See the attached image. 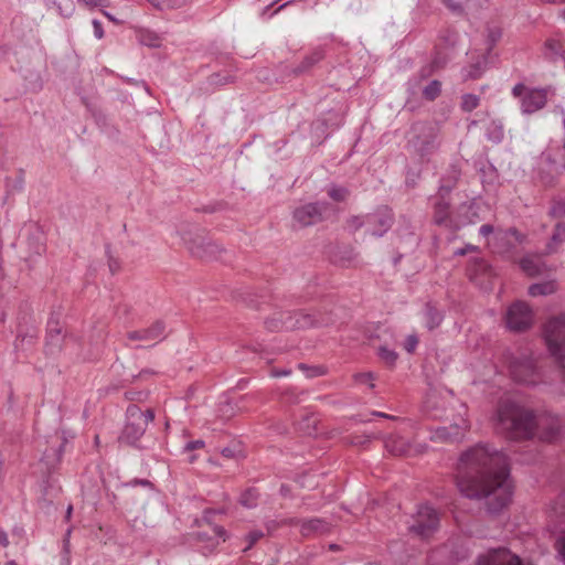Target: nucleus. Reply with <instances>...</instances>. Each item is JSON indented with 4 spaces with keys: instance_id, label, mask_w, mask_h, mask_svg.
<instances>
[{
    "instance_id": "58",
    "label": "nucleus",
    "mask_w": 565,
    "mask_h": 565,
    "mask_svg": "<svg viewBox=\"0 0 565 565\" xmlns=\"http://www.w3.org/2000/svg\"><path fill=\"white\" fill-rule=\"evenodd\" d=\"M126 398L129 401H136L140 399L141 393L140 392H126Z\"/></svg>"
},
{
    "instance_id": "9",
    "label": "nucleus",
    "mask_w": 565,
    "mask_h": 565,
    "mask_svg": "<svg viewBox=\"0 0 565 565\" xmlns=\"http://www.w3.org/2000/svg\"><path fill=\"white\" fill-rule=\"evenodd\" d=\"M512 95L520 99L521 111L530 115L542 109L547 103V90L544 88H529L519 83L512 88Z\"/></svg>"
},
{
    "instance_id": "4",
    "label": "nucleus",
    "mask_w": 565,
    "mask_h": 565,
    "mask_svg": "<svg viewBox=\"0 0 565 565\" xmlns=\"http://www.w3.org/2000/svg\"><path fill=\"white\" fill-rule=\"evenodd\" d=\"M502 361L513 381L526 385H534L541 381V373L535 360L527 351L507 350L502 355Z\"/></svg>"
},
{
    "instance_id": "25",
    "label": "nucleus",
    "mask_w": 565,
    "mask_h": 565,
    "mask_svg": "<svg viewBox=\"0 0 565 565\" xmlns=\"http://www.w3.org/2000/svg\"><path fill=\"white\" fill-rule=\"evenodd\" d=\"M555 291V284L553 281L536 282L529 287V294L533 297L547 296Z\"/></svg>"
},
{
    "instance_id": "55",
    "label": "nucleus",
    "mask_w": 565,
    "mask_h": 565,
    "mask_svg": "<svg viewBox=\"0 0 565 565\" xmlns=\"http://www.w3.org/2000/svg\"><path fill=\"white\" fill-rule=\"evenodd\" d=\"M502 137H503V131H502L501 127H495L493 136H490V138L497 142L501 141Z\"/></svg>"
},
{
    "instance_id": "16",
    "label": "nucleus",
    "mask_w": 565,
    "mask_h": 565,
    "mask_svg": "<svg viewBox=\"0 0 565 565\" xmlns=\"http://www.w3.org/2000/svg\"><path fill=\"white\" fill-rule=\"evenodd\" d=\"M366 232L373 236H382L392 226V214L385 209L379 213L366 215Z\"/></svg>"
},
{
    "instance_id": "28",
    "label": "nucleus",
    "mask_w": 565,
    "mask_h": 565,
    "mask_svg": "<svg viewBox=\"0 0 565 565\" xmlns=\"http://www.w3.org/2000/svg\"><path fill=\"white\" fill-rule=\"evenodd\" d=\"M441 93V83L438 79L430 81L422 90V95L427 100H435Z\"/></svg>"
},
{
    "instance_id": "39",
    "label": "nucleus",
    "mask_w": 565,
    "mask_h": 565,
    "mask_svg": "<svg viewBox=\"0 0 565 565\" xmlns=\"http://www.w3.org/2000/svg\"><path fill=\"white\" fill-rule=\"evenodd\" d=\"M262 537H264L263 531H260V530L250 531L245 537L247 541V546L243 551L247 552L248 550H250L254 546V544H256Z\"/></svg>"
},
{
    "instance_id": "26",
    "label": "nucleus",
    "mask_w": 565,
    "mask_h": 565,
    "mask_svg": "<svg viewBox=\"0 0 565 565\" xmlns=\"http://www.w3.org/2000/svg\"><path fill=\"white\" fill-rule=\"evenodd\" d=\"M445 65H446L445 61H439L438 56H434L433 61L429 64L423 66L418 71L417 76L420 79H426V78L430 77L436 71L443 68Z\"/></svg>"
},
{
    "instance_id": "22",
    "label": "nucleus",
    "mask_w": 565,
    "mask_h": 565,
    "mask_svg": "<svg viewBox=\"0 0 565 565\" xmlns=\"http://www.w3.org/2000/svg\"><path fill=\"white\" fill-rule=\"evenodd\" d=\"M384 445L386 450L395 456H402L408 450L407 441L399 436H390L385 439Z\"/></svg>"
},
{
    "instance_id": "24",
    "label": "nucleus",
    "mask_w": 565,
    "mask_h": 565,
    "mask_svg": "<svg viewBox=\"0 0 565 565\" xmlns=\"http://www.w3.org/2000/svg\"><path fill=\"white\" fill-rule=\"evenodd\" d=\"M213 532H214L215 537H207V535L205 533H198V539L200 541L206 540L209 542V546L211 547V550L215 548L220 544L221 541L225 542L227 539L226 531L221 526H215L213 529Z\"/></svg>"
},
{
    "instance_id": "1",
    "label": "nucleus",
    "mask_w": 565,
    "mask_h": 565,
    "mask_svg": "<svg viewBox=\"0 0 565 565\" xmlns=\"http://www.w3.org/2000/svg\"><path fill=\"white\" fill-rule=\"evenodd\" d=\"M507 455L487 444H479L461 455L458 463L457 486L469 499H484L489 512L497 513L511 501Z\"/></svg>"
},
{
    "instance_id": "7",
    "label": "nucleus",
    "mask_w": 565,
    "mask_h": 565,
    "mask_svg": "<svg viewBox=\"0 0 565 565\" xmlns=\"http://www.w3.org/2000/svg\"><path fill=\"white\" fill-rule=\"evenodd\" d=\"M266 328L269 331L278 332L282 330L307 329L317 326H323L312 315L303 312H278L266 320Z\"/></svg>"
},
{
    "instance_id": "45",
    "label": "nucleus",
    "mask_w": 565,
    "mask_h": 565,
    "mask_svg": "<svg viewBox=\"0 0 565 565\" xmlns=\"http://www.w3.org/2000/svg\"><path fill=\"white\" fill-rule=\"evenodd\" d=\"M417 344L418 338L415 334H409L405 340L404 348L408 353H412L415 351Z\"/></svg>"
},
{
    "instance_id": "30",
    "label": "nucleus",
    "mask_w": 565,
    "mask_h": 565,
    "mask_svg": "<svg viewBox=\"0 0 565 565\" xmlns=\"http://www.w3.org/2000/svg\"><path fill=\"white\" fill-rule=\"evenodd\" d=\"M487 66V57L483 56L466 70V78L476 79L481 76Z\"/></svg>"
},
{
    "instance_id": "5",
    "label": "nucleus",
    "mask_w": 565,
    "mask_h": 565,
    "mask_svg": "<svg viewBox=\"0 0 565 565\" xmlns=\"http://www.w3.org/2000/svg\"><path fill=\"white\" fill-rule=\"evenodd\" d=\"M543 334L550 353L562 369L565 393V316L551 318L544 326Z\"/></svg>"
},
{
    "instance_id": "63",
    "label": "nucleus",
    "mask_w": 565,
    "mask_h": 565,
    "mask_svg": "<svg viewBox=\"0 0 565 565\" xmlns=\"http://www.w3.org/2000/svg\"><path fill=\"white\" fill-rule=\"evenodd\" d=\"M130 484H132V486H136V484L150 486L151 483L146 479H135L130 482Z\"/></svg>"
},
{
    "instance_id": "31",
    "label": "nucleus",
    "mask_w": 565,
    "mask_h": 565,
    "mask_svg": "<svg viewBox=\"0 0 565 565\" xmlns=\"http://www.w3.org/2000/svg\"><path fill=\"white\" fill-rule=\"evenodd\" d=\"M328 195L335 202H343L349 196V190L344 186L331 185L328 191Z\"/></svg>"
},
{
    "instance_id": "19",
    "label": "nucleus",
    "mask_w": 565,
    "mask_h": 565,
    "mask_svg": "<svg viewBox=\"0 0 565 565\" xmlns=\"http://www.w3.org/2000/svg\"><path fill=\"white\" fill-rule=\"evenodd\" d=\"M521 269L530 277L543 275L545 273V264L539 255L524 256L520 262Z\"/></svg>"
},
{
    "instance_id": "42",
    "label": "nucleus",
    "mask_w": 565,
    "mask_h": 565,
    "mask_svg": "<svg viewBox=\"0 0 565 565\" xmlns=\"http://www.w3.org/2000/svg\"><path fill=\"white\" fill-rule=\"evenodd\" d=\"M444 4L454 13L461 14L463 12V7L461 2L455 0H443Z\"/></svg>"
},
{
    "instance_id": "14",
    "label": "nucleus",
    "mask_w": 565,
    "mask_h": 565,
    "mask_svg": "<svg viewBox=\"0 0 565 565\" xmlns=\"http://www.w3.org/2000/svg\"><path fill=\"white\" fill-rule=\"evenodd\" d=\"M166 338V326L162 321H156L147 329L130 331L127 333V340L130 342L140 341L147 345L157 343Z\"/></svg>"
},
{
    "instance_id": "6",
    "label": "nucleus",
    "mask_w": 565,
    "mask_h": 565,
    "mask_svg": "<svg viewBox=\"0 0 565 565\" xmlns=\"http://www.w3.org/2000/svg\"><path fill=\"white\" fill-rule=\"evenodd\" d=\"M127 423L119 437L121 443L130 446H137V443L145 434L147 426L153 420L152 409L141 411L139 406L131 404L126 411Z\"/></svg>"
},
{
    "instance_id": "43",
    "label": "nucleus",
    "mask_w": 565,
    "mask_h": 565,
    "mask_svg": "<svg viewBox=\"0 0 565 565\" xmlns=\"http://www.w3.org/2000/svg\"><path fill=\"white\" fill-rule=\"evenodd\" d=\"M349 226L352 230H354V231L359 230L362 226H366L367 227L366 216H353V217H351L350 221H349Z\"/></svg>"
},
{
    "instance_id": "59",
    "label": "nucleus",
    "mask_w": 565,
    "mask_h": 565,
    "mask_svg": "<svg viewBox=\"0 0 565 565\" xmlns=\"http://www.w3.org/2000/svg\"><path fill=\"white\" fill-rule=\"evenodd\" d=\"M290 373H291L290 370H275L271 372V375L274 377H280V376H287Z\"/></svg>"
},
{
    "instance_id": "33",
    "label": "nucleus",
    "mask_w": 565,
    "mask_h": 565,
    "mask_svg": "<svg viewBox=\"0 0 565 565\" xmlns=\"http://www.w3.org/2000/svg\"><path fill=\"white\" fill-rule=\"evenodd\" d=\"M480 104L479 96L475 94H465L461 98V108L465 111H472Z\"/></svg>"
},
{
    "instance_id": "62",
    "label": "nucleus",
    "mask_w": 565,
    "mask_h": 565,
    "mask_svg": "<svg viewBox=\"0 0 565 565\" xmlns=\"http://www.w3.org/2000/svg\"><path fill=\"white\" fill-rule=\"evenodd\" d=\"M103 14L111 22L116 23V24H120L121 21H119L118 19H116L111 13L107 12V11H103Z\"/></svg>"
},
{
    "instance_id": "20",
    "label": "nucleus",
    "mask_w": 565,
    "mask_h": 565,
    "mask_svg": "<svg viewBox=\"0 0 565 565\" xmlns=\"http://www.w3.org/2000/svg\"><path fill=\"white\" fill-rule=\"evenodd\" d=\"M461 175V169L457 163H451L445 174L440 179V184L438 192L450 194L452 189L456 186L459 178Z\"/></svg>"
},
{
    "instance_id": "17",
    "label": "nucleus",
    "mask_w": 565,
    "mask_h": 565,
    "mask_svg": "<svg viewBox=\"0 0 565 565\" xmlns=\"http://www.w3.org/2000/svg\"><path fill=\"white\" fill-rule=\"evenodd\" d=\"M331 524L321 518L302 519L300 534L303 537H316L330 532Z\"/></svg>"
},
{
    "instance_id": "38",
    "label": "nucleus",
    "mask_w": 565,
    "mask_h": 565,
    "mask_svg": "<svg viewBox=\"0 0 565 565\" xmlns=\"http://www.w3.org/2000/svg\"><path fill=\"white\" fill-rule=\"evenodd\" d=\"M379 355L387 365H394L397 360L396 352L386 347H381L379 349Z\"/></svg>"
},
{
    "instance_id": "47",
    "label": "nucleus",
    "mask_w": 565,
    "mask_h": 565,
    "mask_svg": "<svg viewBox=\"0 0 565 565\" xmlns=\"http://www.w3.org/2000/svg\"><path fill=\"white\" fill-rule=\"evenodd\" d=\"M205 446V443L204 440L202 439H198V440H193V441H189L185 444L184 446V451H193L195 449H201Z\"/></svg>"
},
{
    "instance_id": "48",
    "label": "nucleus",
    "mask_w": 565,
    "mask_h": 565,
    "mask_svg": "<svg viewBox=\"0 0 565 565\" xmlns=\"http://www.w3.org/2000/svg\"><path fill=\"white\" fill-rule=\"evenodd\" d=\"M92 24H93L95 38H97L98 40L103 39L104 38V29H103L102 22L94 19L92 21Z\"/></svg>"
},
{
    "instance_id": "21",
    "label": "nucleus",
    "mask_w": 565,
    "mask_h": 565,
    "mask_svg": "<svg viewBox=\"0 0 565 565\" xmlns=\"http://www.w3.org/2000/svg\"><path fill=\"white\" fill-rule=\"evenodd\" d=\"M324 54L321 49H315L310 54L303 57L301 63L294 68L296 75L309 72L317 63L323 58Z\"/></svg>"
},
{
    "instance_id": "54",
    "label": "nucleus",
    "mask_w": 565,
    "mask_h": 565,
    "mask_svg": "<svg viewBox=\"0 0 565 565\" xmlns=\"http://www.w3.org/2000/svg\"><path fill=\"white\" fill-rule=\"evenodd\" d=\"M300 523H301V520L299 519H296V518H289V519H282L281 520V524L282 525H299L300 526Z\"/></svg>"
},
{
    "instance_id": "18",
    "label": "nucleus",
    "mask_w": 565,
    "mask_h": 565,
    "mask_svg": "<svg viewBox=\"0 0 565 565\" xmlns=\"http://www.w3.org/2000/svg\"><path fill=\"white\" fill-rule=\"evenodd\" d=\"M479 220L477 206L473 202L460 204L455 213L454 230H458L468 224H473Z\"/></svg>"
},
{
    "instance_id": "41",
    "label": "nucleus",
    "mask_w": 565,
    "mask_h": 565,
    "mask_svg": "<svg viewBox=\"0 0 565 565\" xmlns=\"http://www.w3.org/2000/svg\"><path fill=\"white\" fill-rule=\"evenodd\" d=\"M443 42L448 46H455L458 41V34L455 31H446L441 35Z\"/></svg>"
},
{
    "instance_id": "23",
    "label": "nucleus",
    "mask_w": 565,
    "mask_h": 565,
    "mask_svg": "<svg viewBox=\"0 0 565 565\" xmlns=\"http://www.w3.org/2000/svg\"><path fill=\"white\" fill-rule=\"evenodd\" d=\"M425 326L433 330L437 328L444 320V315L430 303H427L424 309Z\"/></svg>"
},
{
    "instance_id": "10",
    "label": "nucleus",
    "mask_w": 565,
    "mask_h": 565,
    "mask_svg": "<svg viewBox=\"0 0 565 565\" xmlns=\"http://www.w3.org/2000/svg\"><path fill=\"white\" fill-rule=\"evenodd\" d=\"M333 206L327 202H315L303 204L294 211V221L299 226H310L323 221L334 213Z\"/></svg>"
},
{
    "instance_id": "35",
    "label": "nucleus",
    "mask_w": 565,
    "mask_h": 565,
    "mask_svg": "<svg viewBox=\"0 0 565 565\" xmlns=\"http://www.w3.org/2000/svg\"><path fill=\"white\" fill-rule=\"evenodd\" d=\"M548 214L554 218L565 217V198L554 200Z\"/></svg>"
},
{
    "instance_id": "29",
    "label": "nucleus",
    "mask_w": 565,
    "mask_h": 565,
    "mask_svg": "<svg viewBox=\"0 0 565 565\" xmlns=\"http://www.w3.org/2000/svg\"><path fill=\"white\" fill-rule=\"evenodd\" d=\"M63 335L57 333H46V352L49 354L57 353L62 348Z\"/></svg>"
},
{
    "instance_id": "2",
    "label": "nucleus",
    "mask_w": 565,
    "mask_h": 565,
    "mask_svg": "<svg viewBox=\"0 0 565 565\" xmlns=\"http://www.w3.org/2000/svg\"><path fill=\"white\" fill-rule=\"evenodd\" d=\"M494 419L497 429L513 440L530 439L536 434L541 440L554 443L562 437L565 427L564 419L557 415L544 413L535 416L509 399L499 403Z\"/></svg>"
},
{
    "instance_id": "13",
    "label": "nucleus",
    "mask_w": 565,
    "mask_h": 565,
    "mask_svg": "<svg viewBox=\"0 0 565 565\" xmlns=\"http://www.w3.org/2000/svg\"><path fill=\"white\" fill-rule=\"evenodd\" d=\"M468 429V423L460 418L458 423L449 426H440L431 431L430 439L436 443H457L460 441Z\"/></svg>"
},
{
    "instance_id": "11",
    "label": "nucleus",
    "mask_w": 565,
    "mask_h": 565,
    "mask_svg": "<svg viewBox=\"0 0 565 565\" xmlns=\"http://www.w3.org/2000/svg\"><path fill=\"white\" fill-rule=\"evenodd\" d=\"M533 311L524 301L513 302L505 312L504 322L507 328L513 332H523L533 323Z\"/></svg>"
},
{
    "instance_id": "49",
    "label": "nucleus",
    "mask_w": 565,
    "mask_h": 565,
    "mask_svg": "<svg viewBox=\"0 0 565 565\" xmlns=\"http://www.w3.org/2000/svg\"><path fill=\"white\" fill-rule=\"evenodd\" d=\"M57 332L60 334H62V327L60 326L58 321L50 319L47 322V333H57Z\"/></svg>"
},
{
    "instance_id": "34",
    "label": "nucleus",
    "mask_w": 565,
    "mask_h": 565,
    "mask_svg": "<svg viewBox=\"0 0 565 565\" xmlns=\"http://www.w3.org/2000/svg\"><path fill=\"white\" fill-rule=\"evenodd\" d=\"M258 499V492L255 489H248L241 495L242 505L250 509L256 507Z\"/></svg>"
},
{
    "instance_id": "12",
    "label": "nucleus",
    "mask_w": 565,
    "mask_h": 565,
    "mask_svg": "<svg viewBox=\"0 0 565 565\" xmlns=\"http://www.w3.org/2000/svg\"><path fill=\"white\" fill-rule=\"evenodd\" d=\"M439 518L435 509L424 504L417 510L409 530L422 537L429 536L438 526Z\"/></svg>"
},
{
    "instance_id": "8",
    "label": "nucleus",
    "mask_w": 565,
    "mask_h": 565,
    "mask_svg": "<svg viewBox=\"0 0 565 565\" xmlns=\"http://www.w3.org/2000/svg\"><path fill=\"white\" fill-rule=\"evenodd\" d=\"M189 252L199 258H214L221 252L218 245L196 233L195 227L185 226L177 232Z\"/></svg>"
},
{
    "instance_id": "60",
    "label": "nucleus",
    "mask_w": 565,
    "mask_h": 565,
    "mask_svg": "<svg viewBox=\"0 0 565 565\" xmlns=\"http://www.w3.org/2000/svg\"><path fill=\"white\" fill-rule=\"evenodd\" d=\"M0 544L6 547L9 545V539L4 531L0 530Z\"/></svg>"
},
{
    "instance_id": "57",
    "label": "nucleus",
    "mask_w": 565,
    "mask_h": 565,
    "mask_svg": "<svg viewBox=\"0 0 565 565\" xmlns=\"http://www.w3.org/2000/svg\"><path fill=\"white\" fill-rule=\"evenodd\" d=\"M476 246L473 245H467L465 248L457 249L454 254L457 256H462L469 250H475Z\"/></svg>"
},
{
    "instance_id": "50",
    "label": "nucleus",
    "mask_w": 565,
    "mask_h": 565,
    "mask_svg": "<svg viewBox=\"0 0 565 565\" xmlns=\"http://www.w3.org/2000/svg\"><path fill=\"white\" fill-rule=\"evenodd\" d=\"M141 43L148 46H158L159 40L156 35L148 34V36L141 38Z\"/></svg>"
},
{
    "instance_id": "37",
    "label": "nucleus",
    "mask_w": 565,
    "mask_h": 565,
    "mask_svg": "<svg viewBox=\"0 0 565 565\" xmlns=\"http://www.w3.org/2000/svg\"><path fill=\"white\" fill-rule=\"evenodd\" d=\"M35 338H36V331L34 329L25 334H22L21 332H19L17 335V340H15V349H18V350L23 349L24 343L32 344Z\"/></svg>"
},
{
    "instance_id": "53",
    "label": "nucleus",
    "mask_w": 565,
    "mask_h": 565,
    "mask_svg": "<svg viewBox=\"0 0 565 565\" xmlns=\"http://www.w3.org/2000/svg\"><path fill=\"white\" fill-rule=\"evenodd\" d=\"M104 0H77L78 3H83L86 7L95 8L102 4Z\"/></svg>"
},
{
    "instance_id": "32",
    "label": "nucleus",
    "mask_w": 565,
    "mask_h": 565,
    "mask_svg": "<svg viewBox=\"0 0 565 565\" xmlns=\"http://www.w3.org/2000/svg\"><path fill=\"white\" fill-rule=\"evenodd\" d=\"M545 49H546L545 54L551 60H555V58L562 56V54H563L561 43L553 39L546 41Z\"/></svg>"
},
{
    "instance_id": "64",
    "label": "nucleus",
    "mask_w": 565,
    "mask_h": 565,
    "mask_svg": "<svg viewBox=\"0 0 565 565\" xmlns=\"http://www.w3.org/2000/svg\"><path fill=\"white\" fill-rule=\"evenodd\" d=\"M153 7L158 9H163L164 0H148Z\"/></svg>"
},
{
    "instance_id": "52",
    "label": "nucleus",
    "mask_w": 565,
    "mask_h": 565,
    "mask_svg": "<svg viewBox=\"0 0 565 565\" xmlns=\"http://www.w3.org/2000/svg\"><path fill=\"white\" fill-rule=\"evenodd\" d=\"M479 233L480 235L482 236H488L490 235L491 233H493V226L490 225V224H483L480 226L479 228Z\"/></svg>"
},
{
    "instance_id": "3",
    "label": "nucleus",
    "mask_w": 565,
    "mask_h": 565,
    "mask_svg": "<svg viewBox=\"0 0 565 565\" xmlns=\"http://www.w3.org/2000/svg\"><path fill=\"white\" fill-rule=\"evenodd\" d=\"M440 131L441 127L438 122H416L412 126L408 147L423 161H429L430 157L438 151L441 145Z\"/></svg>"
},
{
    "instance_id": "44",
    "label": "nucleus",
    "mask_w": 565,
    "mask_h": 565,
    "mask_svg": "<svg viewBox=\"0 0 565 565\" xmlns=\"http://www.w3.org/2000/svg\"><path fill=\"white\" fill-rule=\"evenodd\" d=\"M501 38V30L498 28L488 30L489 51L493 47L495 42Z\"/></svg>"
},
{
    "instance_id": "36",
    "label": "nucleus",
    "mask_w": 565,
    "mask_h": 565,
    "mask_svg": "<svg viewBox=\"0 0 565 565\" xmlns=\"http://www.w3.org/2000/svg\"><path fill=\"white\" fill-rule=\"evenodd\" d=\"M64 441L58 445L55 449H46L43 455V459L47 462H58L63 452Z\"/></svg>"
},
{
    "instance_id": "51",
    "label": "nucleus",
    "mask_w": 565,
    "mask_h": 565,
    "mask_svg": "<svg viewBox=\"0 0 565 565\" xmlns=\"http://www.w3.org/2000/svg\"><path fill=\"white\" fill-rule=\"evenodd\" d=\"M265 525H266L268 533H271V532L276 531L278 527L282 526L281 521H275V520L267 521L265 523Z\"/></svg>"
},
{
    "instance_id": "56",
    "label": "nucleus",
    "mask_w": 565,
    "mask_h": 565,
    "mask_svg": "<svg viewBox=\"0 0 565 565\" xmlns=\"http://www.w3.org/2000/svg\"><path fill=\"white\" fill-rule=\"evenodd\" d=\"M508 234L513 236L515 238L516 242L521 243L524 238V236L515 228H510L508 231Z\"/></svg>"
},
{
    "instance_id": "40",
    "label": "nucleus",
    "mask_w": 565,
    "mask_h": 565,
    "mask_svg": "<svg viewBox=\"0 0 565 565\" xmlns=\"http://www.w3.org/2000/svg\"><path fill=\"white\" fill-rule=\"evenodd\" d=\"M557 557L565 564V532L555 542Z\"/></svg>"
},
{
    "instance_id": "27",
    "label": "nucleus",
    "mask_w": 565,
    "mask_h": 565,
    "mask_svg": "<svg viewBox=\"0 0 565 565\" xmlns=\"http://www.w3.org/2000/svg\"><path fill=\"white\" fill-rule=\"evenodd\" d=\"M565 243V223H557L555 225L551 242L547 245L548 253L554 252V245Z\"/></svg>"
},
{
    "instance_id": "15",
    "label": "nucleus",
    "mask_w": 565,
    "mask_h": 565,
    "mask_svg": "<svg viewBox=\"0 0 565 565\" xmlns=\"http://www.w3.org/2000/svg\"><path fill=\"white\" fill-rule=\"evenodd\" d=\"M449 194L439 193L436 196L434 205V222L437 225H443L454 230L455 214L449 213L450 202L447 199Z\"/></svg>"
},
{
    "instance_id": "61",
    "label": "nucleus",
    "mask_w": 565,
    "mask_h": 565,
    "mask_svg": "<svg viewBox=\"0 0 565 565\" xmlns=\"http://www.w3.org/2000/svg\"><path fill=\"white\" fill-rule=\"evenodd\" d=\"M558 160L561 167L565 170V146L558 152Z\"/></svg>"
},
{
    "instance_id": "46",
    "label": "nucleus",
    "mask_w": 565,
    "mask_h": 565,
    "mask_svg": "<svg viewBox=\"0 0 565 565\" xmlns=\"http://www.w3.org/2000/svg\"><path fill=\"white\" fill-rule=\"evenodd\" d=\"M354 377L358 383H369L371 387L374 386V384L372 383L374 379L372 373H359Z\"/></svg>"
}]
</instances>
